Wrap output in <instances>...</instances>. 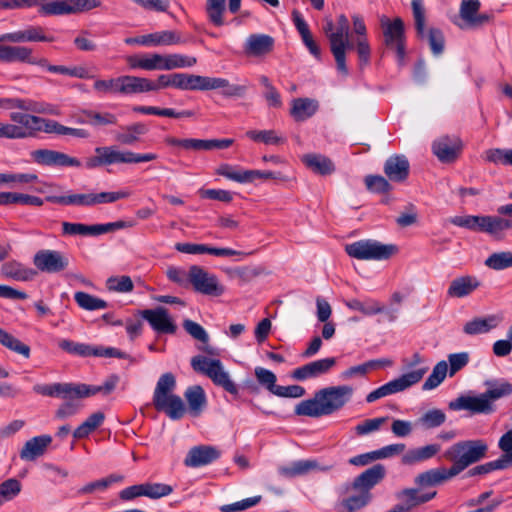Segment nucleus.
Returning a JSON list of instances; mask_svg holds the SVG:
<instances>
[{"label":"nucleus","instance_id":"1","mask_svg":"<svg viewBox=\"0 0 512 512\" xmlns=\"http://www.w3.org/2000/svg\"><path fill=\"white\" fill-rule=\"evenodd\" d=\"M176 378L173 373L162 374L153 393V405L157 411L164 412L170 419L179 420L188 411L191 416L201 415L207 405L204 389L199 385L188 387L184 393L188 403L186 408L182 398L174 394Z\"/></svg>","mask_w":512,"mask_h":512},{"label":"nucleus","instance_id":"2","mask_svg":"<svg viewBox=\"0 0 512 512\" xmlns=\"http://www.w3.org/2000/svg\"><path fill=\"white\" fill-rule=\"evenodd\" d=\"M354 389L348 385L331 386L317 391L314 398L303 400L295 407V414L318 418L342 409L352 398Z\"/></svg>","mask_w":512,"mask_h":512},{"label":"nucleus","instance_id":"3","mask_svg":"<svg viewBox=\"0 0 512 512\" xmlns=\"http://www.w3.org/2000/svg\"><path fill=\"white\" fill-rule=\"evenodd\" d=\"M512 394V384H495L478 395H460L448 404L452 411H468L471 415H490L496 411L495 402Z\"/></svg>","mask_w":512,"mask_h":512},{"label":"nucleus","instance_id":"4","mask_svg":"<svg viewBox=\"0 0 512 512\" xmlns=\"http://www.w3.org/2000/svg\"><path fill=\"white\" fill-rule=\"evenodd\" d=\"M489 446L484 439L462 440L445 450L443 456L452 462L456 475L487 456Z\"/></svg>","mask_w":512,"mask_h":512},{"label":"nucleus","instance_id":"5","mask_svg":"<svg viewBox=\"0 0 512 512\" xmlns=\"http://www.w3.org/2000/svg\"><path fill=\"white\" fill-rule=\"evenodd\" d=\"M501 216L499 214L454 216L449 219V222L473 232L488 234L495 240H503L505 232L512 229V220Z\"/></svg>","mask_w":512,"mask_h":512},{"label":"nucleus","instance_id":"6","mask_svg":"<svg viewBox=\"0 0 512 512\" xmlns=\"http://www.w3.org/2000/svg\"><path fill=\"white\" fill-rule=\"evenodd\" d=\"M95 156L87 158L85 166L95 169L113 164H137L154 161L158 158L155 153L139 154L129 150H119L116 146L97 147Z\"/></svg>","mask_w":512,"mask_h":512},{"label":"nucleus","instance_id":"7","mask_svg":"<svg viewBox=\"0 0 512 512\" xmlns=\"http://www.w3.org/2000/svg\"><path fill=\"white\" fill-rule=\"evenodd\" d=\"M119 376L112 374L104 381L102 385L92 386L83 383H57L56 385L45 388L46 394L58 395L63 394L67 396L76 397H90L97 393H103L104 395L110 394L119 383Z\"/></svg>","mask_w":512,"mask_h":512},{"label":"nucleus","instance_id":"8","mask_svg":"<svg viewBox=\"0 0 512 512\" xmlns=\"http://www.w3.org/2000/svg\"><path fill=\"white\" fill-rule=\"evenodd\" d=\"M191 366L194 371L206 375L215 385L222 387L230 394H238L237 385L230 379L229 373L224 370L220 360L195 356L191 359Z\"/></svg>","mask_w":512,"mask_h":512},{"label":"nucleus","instance_id":"9","mask_svg":"<svg viewBox=\"0 0 512 512\" xmlns=\"http://www.w3.org/2000/svg\"><path fill=\"white\" fill-rule=\"evenodd\" d=\"M346 253L359 260H387L397 252L393 244H382L375 240H359L345 246Z\"/></svg>","mask_w":512,"mask_h":512},{"label":"nucleus","instance_id":"10","mask_svg":"<svg viewBox=\"0 0 512 512\" xmlns=\"http://www.w3.org/2000/svg\"><path fill=\"white\" fill-rule=\"evenodd\" d=\"M349 30L348 18L341 14L338 16L335 32L328 34L330 50L335 58L337 70L345 77L349 74L346 65V45H348Z\"/></svg>","mask_w":512,"mask_h":512},{"label":"nucleus","instance_id":"11","mask_svg":"<svg viewBox=\"0 0 512 512\" xmlns=\"http://www.w3.org/2000/svg\"><path fill=\"white\" fill-rule=\"evenodd\" d=\"M9 118L12 122L25 125L28 129V137H32L41 131L49 134L67 135L68 127L55 120L24 112H11Z\"/></svg>","mask_w":512,"mask_h":512},{"label":"nucleus","instance_id":"12","mask_svg":"<svg viewBox=\"0 0 512 512\" xmlns=\"http://www.w3.org/2000/svg\"><path fill=\"white\" fill-rule=\"evenodd\" d=\"M9 118L12 122L25 125L28 129V137H32L41 131L49 134L67 135L68 127L55 120L24 112H11Z\"/></svg>","mask_w":512,"mask_h":512},{"label":"nucleus","instance_id":"13","mask_svg":"<svg viewBox=\"0 0 512 512\" xmlns=\"http://www.w3.org/2000/svg\"><path fill=\"white\" fill-rule=\"evenodd\" d=\"M428 371V368H420L409 373L403 374L401 377L394 379L374 391L370 392L366 396V401L372 403L380 398L388 395L404 391L408 387L418 383Z\"/></svg>","mask_w":512,"mask_h":512},{"label":"nucleus","instance_id":"14","mask_svg":"<svg viewBox=\"0 0 512 512\" xmlns=\"http://www.w3.org/2000/svg\"><path fill=\"white\" fill-rule=\"evenodd\" d=\"M383 29L384 44L387 48L395 49L398 62L403 63L405 58L404 22L397 17L390 21L386 16L380 19Z\"/></svg>","mask_w":512,"mask_h":512},{"label":"nucleus","instance_id":"15","mask_svg":"<svg viewBox=\"0 0 512 512\" xmlns=\"http://www.w3.org/2000/svg\"><path fill=\"white\" fill-rule=\"evenodd\" d=\"M188 280L194 290L209 296H221L225 288L219 282L216 275L207 272L204 268L193 265L189 268Z\"/></svg>","mask_w":512,"mask_h":512},{"label":"nucleus","instance_id":"16","mask_svg":"<svg viewBox=\"0 0 512 512\" xmlns=\"http://www.w3.org/2000/svg\"><path fill=\"white\" fill-rule=\"evenodd\" d=\"M32 261L38 271L48 274L60 273L69 266V259L64 253L51 249L37 251Z\"/></svg>","mask_w":512,"mask_h":512},{"label":"nucleus","instance_id":"17","mask_svg":"<svg viewBox=\"0 0 512 512\" xmlns=\"http://www.w3.org/2000/svg\"><path fill=\"white\" fill-rule=\"evenodd\" d=\"M31 159L41 166L80 167L81 161L64 152L51 149H37L30 153Z\"/></svg>","mask_w":512,"mask_h":512},{"label":"nucleus","instance_id":"18","mask_svg":"<svg viewBox=\"0 0 512 512\" xmlns=\"http://www.w3.org/2000/svg\"><path fill=\"white\" fill-rule=\"evenodd\" d=\"M100 6L99 0H54L52 4H46L42 11L47 15H66L89 11Z\"/></svg>","mask_w":512,"mask_h":512},{"label":"nucleus","instance_id":"19","mask_svg":"<svg viewBox=\"0 0 512 512\" xmlns=\"http://www.w3.org/2000/svg\"><path fill=\"white\" fill-rule=\"evenodd\" d=\"M93 88L99 93H119L123 95L136 94L135 76L122 75L107 80L97 79Z\"/></svg>","mask_w":512,"mask_h":512},{"label":"nucleus","instance_id":"20","mask_svg":"<svg viewBox=\"0 0 512 512\" xmlns=\"http://www.w3.org/2000/svg\"><path fill=\"white\" fill-rule=\"evenodd\" d=\"M436 496V491L420 494L418 489L407 488L396 494L398 503L387 512H412V510L432 500Z\"/></svg>","mask_w":512,"mask_h":512},{"label":"nucleus","instance_id":"21","mask_svg":"<svg viewBox=\"0 0 512 512\" xmlns=\"http://www.w3.org/2000/svg\"><path fill=\"white\" fill-rule=\"evenodd\" d=\"M0 108L6 110L17 108L26 113L59 115V111L54 106L32 99L0 98Z\"/></svg>","mask_w":512,"mask_h":512},{"label":"nucleus","instance_id":"22","mask_svg":"<svg viewBox=\"0 0 512 512\" xmlns=\"http://www.w3.org/2000/svg\"><path fill=\"white\" fill-rule=\"evenodd\" d=\"M57 383L53 384H36L33 386V391L39 395L46 397H58L64 400V402L58 407L55 411V418L59 420H64L69 417L74 416L81 408V404L79 402L80 399L84 397H76V396H67L65 397L63 394L51 395L46 394L45 388H50Z\"/></svg>","mask_w":512,"mask_h":512},{"label":"nucleus","instance_id":"23","mask_svg":"<svg viewBox=\"0 0 512 512\" xmlns=\"http://www.w3.org/2000/svg\"><path fill=\"white\" fill-rule=\"evenodd\" d=\"M463 148L462 141L457 136H442L433 142L432 150L443 163L454 162Z\"/></svg>","mask_w":512,"mask_h":512},{"label":"nucleus","instance_id":"24","mask_svg":"<svg viewBox=\"0 0 512 512\" xmlns=\"http://www.w3.org/2000/svg\"><path fill=\"white\" fill-rule=\"evenodd\" d=\"M141 316L158 333L174 334L177 330L176 324L170 318L168 310L164 307L143 310L141 311Z\"/></svg>","mask_w":512,"mask_h":512},{"label":"nucleus","instance_id":"25","mask_svg":"<svg viewBox=\"0 0 512 512\" xmlns=\"http://www.w3.org/2000/svg\"><path fill=\"white\" fill-rule=\"evenodd\" d=\"M336 365L334 357L323 358L302 365L292 372V378L298 381H305L327 374Z\"/></svg>","mask_w":512,"mask_h":512},{"label":"nucleus","instance_id":"26","mask_svg":"<svg viewBox=\"0 0 512 512\" xmlns=\"http://www.w3.org/2000/svg\"><path fill=\"white\" fill-rule=\"evenodd\" d=\"M220 456L221 451L218 448L210 445H198L188 451L184 464L187 467L197 468L211 464Z\"/></svg>","mask_w":512,"mask_h":512},{"label":"nucleus","instance_id":"27","mask_svg":"<svg viewBox=\"0 0 512 512\" xmlns=\"http://www.w3.org/2000/svg\"><path fill=\"white\" fill-rule=\"evenodd\" d=\"M54 37L46 36L44 29L39 26H31L23 31H16L0 35V42H53Z\"/></svg>","mask_w":512,"mask_h":512},{"label":"nucleus","instance_id":"28","mask_svg":"<svg viewBox=\"0 0 512 512\" xmlns=\"http://www.w3.org/2000/svg\"><path fill=\"white\" fill-rule=\"evenodd\" d=\"M385 475V466L382 464H375L353 480L351 489H362L365 492H370L374 486L384 479Z\"/></svg>","mask_w":512,"mask_h":512},{"label":"nucleus","instance_id":"29","mask_svg":"<svg viewBox=\"0 0 512 512\" xmlns=\"http://www.w3.org/2000/svg\"><path fill=\"white\" fill-rule=\"evenodd\" d=\"M384 173L390 181L404 182L409 176L410 164L404 155H392L384 163Z\"/></svg>","mask_w":512,"mask_h":512},{"label":"nucleus","instance_id":"30","mask_svg":"<svg viewBox=\"0 0 512 512\" xmlns=\"http://www.w3.org/2000/svg\"><path fill=\"white\" fill-rule=\"evenodd\" d=\"M241 0H229V10L235 14L239 11ZM226 11L225 0H207L206 13L209 21L215 26L225 24L224 14Z\"/></svg>","mask_w":512,"mask_h":512},{"label":"nucleus","instance_id":"31","mask_svg":"<svg viewBox=\"0 0 512 512\" xmlns=\"http://www.w3.org/2000/svg\"><path fill=\"white\" fill-rule=\"evenodd\" d=\"M274 48V39L267 34H251L244 45L248 56L259 57L269 54Z\"/></svg>","mask_w":512,"mask_h":512},{"label":"nucleus","instance_id":"32","mask_svg":"<svg viewBox=\"0 0 512 512\" xmlns=\"http://www.w3.org/2000/svg\"><path fill=\"white\" fill-rule=\"evenodd\" d=\"M345 305L349 309L359 311L365 316H372L386 312L389 321L393 322L396 320V311H386L385 307L379 301L374 299H366L364 301L351 299L346 301Z\"/></svg>","mask_w":512,"mask_h":512},{"label":"nucleus","instance_id":"33","mask_svg":"<svg viewBox=\"0 0 512 512\" xmlns=\"http://www.w3.org/2000/svg\"><path fill=\"white\" fill-rule=\"evenodd\" d=\"M126 62L131 69L165 71V55L158 53H152L143 56L131 55L126 58Z\"/></svg>","mask_w":512,"mask_h":512},{"label":"nucleus","instance_id":"34","mask_svg":"<svg viewBox=\"0 0 512 512\" xmlns=\"http://www.w3.org/2000/svg\"><path fill=\"white\" fill-rule=\"evenodd\" d=\"M480 284V281L475 276L465 275L457 277L450 282L447 296L450 298L466 297L478 289Z\"/></svg>","mask_w":512,"mask_h":512},{"label":"nucleus","instance_id":"35","mask_svg":"<svg viewBox=\"0 0 512 512\" xmlns=\"http://www.w3.org/2000/svg\"><path fill=\"white\" fill-rule=\"evenodd\" d=\"M319 109V102L312 98H295L291 101L290 116L296 122L311 118Z\"/></svg>","mask_w":512,"mask_h":512},{"label":"nucleus","instance_id":"36","mask_svg":"<svg viewBox=\"0 0 512 512\" xmlns=\"http://www.w3.org/2000/svg\"><path fill=\"white\" fill-rule=\"evenodd\" d=\"M51 442L52 437L50 435H41L31 438L25 442L20 451V458L25 461H34L45 453Z\"/></svg>","mask_w":512,"mask_h":512},{"label":"nucleus","instance_id":"37","mask_svg":"<svg viewBox=\"0 0 512 512\" xmlns=\"http://www.w3.org/2000/svg\"><path fill=\"white\" fill-rule=\"evenodd\" d=\"M136 94L157 92L172 87V74H160L156 80L135 76Z\"/></svg>","mask_w":512,"mask_h":512},{"label":"nucleus","instance_id":"38","mask_svg":"<svg viewBox=\"0 0 512 512\" xmlns=\"http://www.w3.org/2000/svg\"><path fill=\"white\" fill-rule=\"evenodd\" d=\"M456 476V473L450 468H437L425 471L415 478V483L419 486H435Z\"/></svg>","mask_w":512,"mask_h":512},{"label":"nucleus","instance_id":"39","mask_svg":"<svg viewBox=\"0 0 512 512\" xmlns=\"http://www.w3.org/2000/svg\"><path fill=\"white\" fill-rule=\"evenodd\" d=\"M1 272L5 277L12 278L17 281H31L38 272L33 268H29L17 261H9L2 265Z\"/></svg>","mask_w":512,"mask_h":512},{"label":"nucleus","instance_id":"40","mask_svg":"<svg viewBox=\"0 0 512 512\" xmlns=\"http://www.w3.org/2000/svg\"><path fill=\"white\" fill-rule=\"evenodd\" d=\"M304 164L314 173L320 175H330L334 172L333 162L321 154H307L303 156Z\"/></svg>","mask_w":512,"mask_h":512},{"label":"nucleus","instance_id":"41","mask_svg":"<svg viewBox=\"0 0 512 512\" xmlns=\"http://www.w3.org/2000/svg\"><path fill=\"white\" fill-rule=\"evenodd\" d=\"M145 46H169L184 43L180 33L173 30H165L146 34Z\"/></svg>","mask_w":512,"mask_h":512},{"label":"nucleus","instance_id":"42","mask_svg":"<svg viewBox=\"0 0 512 512\" xmlns=\"http://www.w3.org/2000/svg\"><path fill=\"white\" fill-rule=\"evenodd\" d=\"M31 48L27 46L0 45V61L6 63L30 61Z\"/></svg>","mask_w":512,"mask_h":512},{"label":"nucleus","instance_id":"43","mask_svg":"<svg viewBox=\"0 0 512 512\" xmlns=\"http://www.w3.org/2000/svg\"><path fill=\"white\" fill-rule=\"evenodd\" d=\"M499 321L500 319L495 315H489L485 318H474L463 326V331L468 335L487 333L495 328Z\"/></svg>","mask_w":512,"mask_h":512},{"label":"nucleus","instance_id":"44","mask_svg":"<svg viewBox=\"0 0 512 512\" xmlns=\"http://www.w3.org/2000/svg\"><path fill=\"white\" fill-rule=\"evenodd\" d=\"M439 451V444H429L424 447L409 450L402 456L401 461L404 465H413L434 457Z\"/></svg>","mask_w":512,"mask_h":512},{"label":"nucleus","instance_id":"45","mask_svg":"<svg viewBox=\"0 0 512 512\" xmlns=\"http://www.w3.org/2000/svg\"><path fill=\"white\" fill-rule=\"evenodd\" d=\"M47 202L60 204V205H74V206H93V192L91 193H75L65 196L50 195L46 198Z\"/></svg>","mask_w":512,"mask_h":512},{"label":"nucleus","instance_id":"46","mask_svg":"<svg viewBox=\"0 0 512 512\" xmlns=\"http://www.w3.org/2000/svg\"><path fill=\"white\" fill-rule=\"evenodd\" d=\"M122 132L116 134L115 139L124 145H132L139 141L140 136L148 132V127L144 123H133L122 128Z\"/></svg>","mask_w":512,"mask_h":512},{"label":"nucleus","instance_id":"47","mask_svg":"<svg viewBox=\"0 0 512 512\" xmlns=\"http://www.w3.org/2000/svg\"><path fill=\"white\" fill-rule=\"evenodd\" d=\"M356 493L343 499L341 507L344 512H355L366 507L372 500L371 492L362 489H353Z\"/></svg>","mask_w":512,"mask_h":512},{"label":"nucleus","instance_id":"48","mask_svg":"<svg viewBox=\"0 0 512 512\" xmlns=\"http://www.w3.org/2000/svg\"><path fill=\"white\" fill-rule=\"evenodd\" d=\"M133 111L146 115H156L162 117H171V118H189L194 115V113L190 110H184L181 112H176L171 108H158L154 106H134Z\"/></svg>","mask_w":512,"mask_h":512},{"label":"nucleus","instance_id":"49","mask_svg":"<svg viewBox=\"0 0 512 512\" xmlns=\"http://www.w3.org/2000/svg\"><path fill=\"white\" fill-rule=\"evenodd\" d=\"M391 365H392V361L389 359L370 360L363 364H360L357 366H352V367L348 368L347 370H345L342 373V376L344 378H351L356 375L364 376L371 369H377L380 367L391 366Z\"/></svg>","mask_w":512,"mask_h":512},{"label":"nucleus","instance_id":"50","mask_svg":"<svg viewBox=\"0 0 512 512\" xmlns=\"http://www.w3.org/2000/svg\"><path fill=\"white\" fill-rule=\"evenodd\" d=\"M104 414L96 412L91 414L81 425H79L73 432L75 439H82L87 437L95 429H97L104 421Z\"/></svg>","mask_w":512,"mask_h":512},{"label":"nucleus","instance_id":"51","mask_svg":"<svg viewBox=\"0 0 512 512\" xmlns=\"http://www.w3.org/2000/svg\"><path fill=\"white\" fill-rule=\"evenodd\" d=\"M0 343L7 349L22 355L24 358L30 357V347L2 328H0Z\"/></svg>","mask_w":512,"mask_h":512},{"label":"nucleus","instance_id":"52","mask_svg":"<svg viewBox=\"0 0 512 512\" xmlns=\"http://www.w3.org/2000/svg\"><path fill=\"white\" fill-rule=\"evenodd\" d=\"M74 300L80 308L88 311L100 310L108 307L107 302L103 299L83 291L76 292L74 294Z\"/></svg>","mask_w":512,"mask_h":512},{"label":"nucleus","instance_id":"53","mask_svg":"<svg viewBox=\"0 0 512 512\" xmlns=\"http://www.w3.org/2000/svg\"><path fill=\"white\" fill-rule=\"evenodd\" d=\"M449 375L448 372V363L447 361L438 362L429 377L425 380L422 388L423 390H432L438 387L445 379L446 375Z\"/></svg>","mask_w":512,"mask_h":512},{"label":"nucleus","instance_id":"54","mask_svg":"<svg viewBox=\"0 0 512 512\" xmlns=\"http://www.w3.org/2000/svg\"><path fill=\"white\" fill-rule=\"evenodd\" d=\"M246 136L253 141L262 142L266 145H282L286 142V139L278 136L275 130H249L246 132Z\"/></svg>","mask_w":512,"mask_h":512},{"label":"nucleus","instance_id":"55","mask_svg":"<svg viewBox=\"0 0 512 512\" xmlns=\"http://www.w3.org/2000/svg\"><path fill=\"white\" fill-rule=\"evenodd\" d=\"M318 463L314 460H302L292 463L290 466L281 467L279 472L286 477H295L306 474L307 472L317 469Z\"/></svg>","mask_w":512,"mask_h":512},{"label":"nucleus","instance_id":"56","mask_svg":"<svg viewBox=\"0 0 512 512\" xmlns=\"http://www.w3.org/2000/svg\"><path fill=\"white\" fill-rule=\"evenodd\" d=\"M197 63V58L182 54H165V71L192 67Z\"/></svg>","mask_w":512,"mask_h":512},{"label":"nucleus","instance_id":"57","mask_svg":"<svg viewBox=\"0 0 512 512\" xmlns=\"http://www.w3.org/2000/svg\"><path fill=\"white\" fill-rule=\"evenodd\" d=\"M222 82L215 81V77L188 74V90H214Z\"/></svg>","mask_w":512,"mask_h":512},{"label":"nucleus","instance_id":"58","mask_svg":"<svg viewBox=\"0 0 512 512\" xmlns=\"http://www.w3.org/2000/svg\"><path fill=\"white\" fill-rule=\"evenodd\" d=\"M124 480V476L120 474H111L106 478L96 480L94 482H90L83 486L78 493L80 494H90L96 490H105L113 483L122 482Z\"/></svg>","mask_w":512,"mask_h":512},{"label":"nucleus","instance_id":"59","mask_svg":"<svg viewBox=\"0 0 512 512\" xmlns=\"http://www.w3.org/2000/svg\"><path fill=\"white\" fill-rule=\"evenodd\" d=\"M485 265L493 270H503L512 267V252L502 251L492 253L485 260Z\"/></svg>","mask_w":512,"mask_h":512},{"label":"nucleus","instance_id":"60","mask_svg":"<svg viewBox=\"0 0 512 512\" xmlns=\"http://www.w3.org/2000/svg\"><path fill=\"white\" fill-rule=\"evenodd\" d=\"M28 137V129L23 124L0 122V138L24 139Z\"/></svg>","mask_w":512,"mask_h":512},{"label":"nucleus","instance_id":"61","mask_svg":"<svg viewBox=\"0 0 512 512\" xmlns=\"http://www.w3.org/2000/svg\"><path fill=\"white\" fill-rule=\"evenodd\" d=\"M22 489L19 480L9 478L0 484V505L14 499Z\"/></svg>","mask_w":512,"mask_h":512},{"label":"nucleus","instance_id":"62","mask_svg":"<svg viewBox=\"0 0 512 512\" xmlns=\"http://www.w3.org/2000/svg\"><path fill=\"white\" fill-rule=\"evenodd\" d=\"M106 287L109 291L127 293L133 290L134 284L129 276H112L107 279Z\"/></svg>","mask_w":512,"mask_h":512},{"label":"nucleus","instance_id":"63","mask_svg":"<svg viewBox=\"0 0 512 512\" xmlns=\"http://www.w3.org/2000/svg\"><path fill=\"white\" fill-rule=\"evenodd\" d=\"M485 160L494 164L512 166V149H488L485 152Z\"/></svg>","mask_w":512,"mask_h":512},{"label":"nucleus","instance_id":"64","mask_svg":"<svg viewBox=\"0 0 512 512\" xmlns=\"http://www.w3.org/2000/svg\"><path fill=\"white\" fill-rule=\"evenodd\" d=\"M498 447L503 454L498 458L507 468L511 467L508 455L512 454V430L505 432L498 441Z\"/></svg>","mask_w":512,"mask_h":512}]
</instances>
